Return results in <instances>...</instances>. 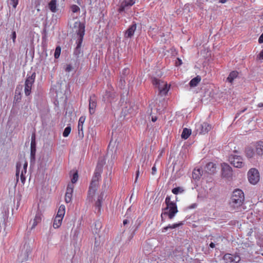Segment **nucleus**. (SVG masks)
Returning <instances> with one entry per match:
<instances>
[{"label":"nucleus","mask_w":263,"mask_h":263,"mask_svg":"<svg viewBox=\"0 0 263 263\" xmlns=\"http://www.w3.org/2000/svg\"><path fill=\"white\" fill-rule=\"evenodd\" d=\"M183 225L182 222H180L179 223H174L173 224H169L168 226L164 227L162 229V232H166L167 231L168 229H175L178 227Z\"/></svg>","instance_id":"393cba45"},{"label":"nucleus","mask_w":263,"mask_h":263,"mask_svg":"<svg viewBox=\"0 0 263 263\" xmlns=\"http://www.w3.org/2000/svg\"><path fill=\"white\" fill-rule=\"evenodd\" d=\"M154 85L159 89V93L161 95H166L169 90L170 86L166 82H163L156 78H154L152 80Z\"/></svg>","instance_id":"39448f33"},{"label":"nucleus","mask_w":263,"mask_h":263,"mask_svg":"<svg viewBox=\"0 0 263 263\" xmlns=\"http://www.w3.org/2000/svg\"><path fill=\"white\" fill-rule=\"evenodd\" d=\"M103 195L101 194L95 203V207L96 209H98V212L100 211L101 208L102 206V203L103 201Z\"/></svg>","instance_id":"412c9836"},{"label":"nucleus","mask_w":263,"mask_h":263,"mask_svg":"<svg viewBox=\"0 0 263 263\" xmlns=\"http://www.w3.org/2000/svg\"><path fill=\"white\" fill-rule=\"evenodd\" d=\"M157 117H152V121H153V122H155V121H157Z\"/></svg>","instance_id":"5fc2aeb1"},{"label":"nucleus","mask_w":263,"mask_h":263,"mask_svg":"<svg viewBox=\"0 0 263 263\" xmlns=\"http://www.w3.org/2000/svg\"><path fill=\"white\" fill-rule=\"evenodd\" d=\"M165 203L166 206L164 210H168V211L164 212L163 214L167 215L169 219H172L178 212L177 204L174 201H171V197L169 196H166Z\"/></svg>","instance_id":"20e7f679"},{"label":"nucleus","mask_w":263,"mask_h":263,"mask_svg":"<svg viewBox=\"0 0 263 263\" xmlns=\"http://www.w3.org/2000/svg\"><path fill=\"white\" fill-rule=\"evenodd\" d=\"M36 77L35 72H33L30 76L27 77L25 83V94L28 96L31 92V88Z\"/></svg>","instance_id":"423d86ee"},{"label":"nucleus","mask_w":263,"mask_h":263,"mask_svg":"<svg viewBox=\"0 0 263 263\" xmlns=\"http://www.w3.org/2000/svg\"><path fill=\"white\" fill-rule=\"evenodd\" d=\"M139 174H140V172H139V169L138 168L136 172V179H135V182H136L137 181Z\"/></svg>","instance_id":"de8ad7c7"},{"label":"nucleus","mask_w":263,"mask_h":263,"mask_svg":"<svg viewBox=\"0 0 263 263\" xmlns=\"http://www.w3.org/2000/svg\"><path fill=\"white\" fill-rule=\"evenodd\" d=\"M245 200V195L240 189H235L232 193L229 202L230 207L233 210L236 211L243 204Z\"/></svg>","instance_id":"f257e3e1"},{"label":"nucleus","mask_w":263,"mask_h":263,"mask_svg":"<svg viewBox=\"0 0 263 263\" xmlns=\"http://www.w3.org/2000/svg\"><path fill=\"white\" fill-rule=\"evenodd\" d=\"M249 181L252 184H256L259 180L260 176L258 170L255 168H251L248 173Z\"/></svg>","instance_id":"6e6552de"},{"label":"nucleus","mask_w":263,"mask_h":263,"mask_svg":"<svg viewBox=\"0 0 263 263\" xmlns=\"http://www.w3.org/2000/svg\"><path fill=\"white\" fill-rule=\"evenodd\" d=\"M135 3V0H128L122 2V4L124 5V6L127 8L128 7L132 6Z\"/></svg>","instance_id":"c85d7f7f"},{"label":"nucleus","mask_w":263,"mask_h":263,"mask_svg":"<svg viewBox=\"0 0 263 263\" xmlns=\"http://www.w3.org/2000/svg\"><path fill=\"white\" fill-rule=\"evenodd\" d=\"M72 197V194H69V193H65V201L66 203H68L71 202Z\"/></svg>","instance_id":"473e14b6"},{"label":"nucleus","mask_w":263,"mask_h":263,"mask_svg":"<svg viewBox=\"0 0 263 263\" xmlns=\"http://www.w3.org/2000/svg\"><path fill=\"white\" fill-rule=\"evenodd\" d=\"M238 73L236 71L231 72L227 78V81L230 83H232L233 80L238 76Z\"/></svg>","instance_id":"5701e85b"},{"label":"nucleus","mask_w":263,"mask_h":263,"mask_svg":"<svg viewBox=\"0 0 263 263\" xmlns=\"http://www.w3.org/2000/svg\"><path fill=\"white\" fill-rule=\"evenodd\" d=\"M234 153H238V152L237 151H234Z\"/></svg>","instance_id":"bf43d9fd"},{"label":"nucleus","mask_w":263,"mask_h":263,"mask_svg":"<svg viewBox=\"0 0 263 263\" xmlns=\"http://www.w3.org/2000/svg\"><path fill=\"white\" fill-rule=\"evenodd\" d=\"M183 190L180 187H177L174 188L172 192L174 194L177 195L179 193H181L183 192Z\"/></svg>","instance_id":"f704fd0d"},{"label":"nucleus","mask_w":263,"mask_h":263,"mask_svg":"<svg viewBox=\"0 0 263 263\" xmlns=\"http://www.w3.org/2000/svg\"><path fill=\"white\" fill-rule=\"evenodd\" d=\"M178 63H179V64H182L181 60H180L179 59H178Z\"/></svg>","instance_id":"13d9d810"},{"label":"nucleus","mask_w":263,"mask_h":263,"mask_svg":"<svg viewBox=\"0 0 263 263\" xmlns=\"http://www.w3.org/2000/svg\"><path fill=\"white\" fill-rule=\"evenodd\" d=\"M71 127L68 126H67L64 130V132L63 133V137H67L68 136V135H69V134L70 133V132H71Z\"/></svg>","instance_id":"2f4dec72"},{"label":"nucleus","mask_w":263,"mask_h":263,"mask_svg":"<svg viewBox=\"0 0 263 263\" xmlns=\"http://www.w3.org/2000/svg\"><path fill=\"white\" fill-rule=\"evenodd\" d=\"M16 101L20 100L21 99V94L20 93L19 94V96H15V99H16Z\"/></svg>","instance_id":"864d4df0"},{"label":"nucleus","mask_w":263,"mask_h":263,"mask_svg":"<svg viewBox=\"0 0 263 263\" xmlns=\"http://www.w3.org/2000/svg\"><path fill=\"white\" fill-rule=\"evenodd\" d=\"M258 43L260 44L263 43V33L261 34V35L259 36L258 39Z\"/></svg>","instance_id":"49530a36"},{"label":"nucleus","mask_w":263,"mask_h":263,"mask_svg":"<svg viewBox=\"0 0 263 263\" xmlns=\"http://www.w3.org/2000/svg\"><path fill=\"white\" fill-rule=\"evenodd\" d=\"M223 259L226 263H238L240 261L241 258L237 253H227L223 256Z\"/></svg>","instance_id":"9d476101"},{"label":"nucleus","mask_w":263,"mask_h":263,"mask_svg":"<svg viewBox=\"0 0 263 263\" xmlns=\"http://www.w3.org/2000/svg\"><path fill=\"white\" fill-rule=\"evenodd\" d=\"M201 78L199 76H196L195 78H193L190 82V85L191 87H195L196 86L198 83L201 81Z\"/></svg>","instance_id":"6ab92c4d"},{"label":"nucleus","mask_w":263,"mask_h":263,"mask_svg":"<svg viewBox=\"0 0 263 263\" xmlns=\"http://www.w3.org/2000/svg\"><path fill=\"white\" fill-rule=\"evenodd\" d=\"M20 178H21V182L23 183H24L25 182V180H26L25 175L21 174Z\"/></svg>","instance_id":"79ce46f5"},{"label":"nucleus","mask_w":263,"mask_h":263,"mask_svg":"<svg viewBox=\"0 0 263 263\" xmlns=\"http://www.w3.org/2000/svg\"><path fill=\"white\" fill-rule=\"evenodd\" d=\"M97 107V99L95 96H91L89 98V110L91 115L95 112Z\"/></svg>","instance_id":"f8f14e48"},{"label":"nucleus","mask_w":263,"mask_h":263,"mask_svg":"<svg viewBox=\"0 0 263 263\" xmlns=\"http://www.w3.org/2000/svg\"><path fill=\"white\" fill-rule=\"evenodd\" d=\"M205 171L210 174H213L216 171V165L213 162L208 163L205 167Z\"/></svg>","instance_id":"2eb2a0df"},{"label":"nucleus","mask_w":263,"mask_h":263,"mask_svg":"<svg viewBox=\"0 0 263 263\" xmlns=\"http://www.w3.org/2000/svg\"><path fill=\"white\" fill-rule=\"evenodd\" d=\"M221 174L223 177L229 178L232 175V167L227 163H223L221 164Z\"/></svg>","instance_id":"9b49d317"},{"label":"nucleus","mask_w":263,"mask_h":263,"mask_svg":"<svg viewBox=\"0 0 263 263\" xmlns=\"http://www.w3.org/2000/svg\"><path fill=\"white\" fill-rule=\"evenodd\" d=\"M31 143H35V134L33 133L31 135Z\"/></svg>","instance_id":"a19ab883"},{"label":"nucleus","mask_w":263,"mask_h":263,"mask_svg":"<svg viewBox=\"0 0 263 263\" xmlns=\"http://www.w3.org/2000/svg\"><path fill=\"white\" fill-rule=\"evenodd\" d=\"M74 186L73 183H69L67 185L66 192L67 193H69V194H72L73 192Z\"/></svg>","instance_id":"c756f323"},{"label":"nucleus","mask_w":263,"mask_h":263,"mask_svg":"<svg viewBox=\"0 0 263 263\" xmlns=\"http://www.w3.org/2000/svg\"><path fill=\"white\" fill-rule=\"evenodd\" d=\"M41 219L42 218L41 215L36 214L34 219L33 227H35L37 224L41 221Z\"/></svg>","instance_id":"cd10ccee"},{"label":"nucleus","mask_w":263,"mask_h":263,"mask_svg":"<svg viewBox=\"0 0 263 263\" xmlns=\"http://www.w3.org/2000/svg\"><path fill=\"white\" fill-rule=\"evenodd\" d=\"M63 218L59 216H55L53 223V227L54 229L59 228L62 224Z\"/></svg>","instance_id":"f3484780"},{"label":"nucleus","mask_w":263,"mask_h":263,"mask_svg":"<svg viewBox=\"0 0 263 263\" xmlns=\"http://www.w3.org/2000/svg\"><path fill=\"white\" fill-rule=\"evenodd\" d=\"M103 163L104 162L100 164L98 163L97 165V168L95 172V175L93 176L90 184L88 191V194L89 195L93 196L96 193L99 184V180L101 177V172L102 171V167Z\"/></svg>","instance_id":"7ed1b4c3"},{"label":"nucleus","mask_w":263,"mask_h":263,"mask_svg":"<svg viewBox=\"0 0 263 263\" xmlns=\"http://www.w3.org/2000/svg\"><path fill=\"white\" fill-rule=\"evenodd\" d=\"M256 152L258 155H263V142L259 141L257 142L256 145Z\"/></svg>","instance_id":"a211bd4d"},{"label":"nucleus","mask_w":263,"mask_h":263,"mask_svg":"<svg viewBox=\"0 0 263 263\" xmlns=\"http://www.w3.org/2000/svg\"><path fill=\"white\" fill-rule=\"evenodd\" d=\"M86 118L84 116H81L79 120L78 128L79 131V135L81 137H83V124L85 121Z\"/></svg>","instance_id":"ddd939ff"},{"label":"nucleus","mask_w":263,"mask_h":263,"mask_svg":"<svg viewBox=\"0 0 263 263\" xmlns=\"http://www.w3.org/2000/svg\"><path fill=\"white\" fill-rule=\"evenodd\" d=\"M215 244L213 243V242H211L210 244V247L211 248H215Z\"/></svg>","instance_id":"603ef678"},{"label":"nucleus","mask_w":263,"mask_h":263,"mask_svg":"<svg viewBox=\"0 0 263 263\" xmlns=\"http://www.w3.org/2000/svg\"><path fill=\"white\" fill-rule=\"evenodd\" d=\"M21 174L25 175L26 174L24 173V170L22 169L21 170Z\"/></svg>","instance_id":"4d7b16f0"},{"label":"nucleus","mask_w":263,"mask_h":263,"mask_svg":"<svg viewBox=\"0 0 263 263\" xmlns=\"http://www.w3.org/2000/svg\"><path fill=\"white\" fill-rule=\"evenodd\" d=\"M74 28L76 29V33L79 36L77 41V46L74 51V54L79 58L81 54V47L83 42V37L85 34V25L80 22H77L74 23Z\"/></svg>","instance_id":"f03ea898"},{"label":"nucleus","mask_w":263,"mask_h":263,"mask_svg":"<svg viewBox=\"0 0 263 263\" xmlns=\"http://www.w3.org/2000/svg\"><path fill=\"white\" fill-rule=\"evenodd\" d=\"M258 58L260 60H263V50L259 53Z\"/></svg>","instance_id":"09e8293b"},{"label":"nucleus","mask_w":263,"mask_h":263,"mask_svg":"<svg viewBox=\"0 0 263 263\" xmlns=\"http://www.w3.org/2000/svg\"><path fill=\"white\" fill-rule=\"evenodd\" d=\"M71 10L72 12L76 13L80 10V8L76 5H73L71 6Z\"/></svg>","instance_id":"e433bc0d"},{"label":"nucleus","mask_w":263,"mask_h":263,"mask_svg":"<svg viewBox=\"0 0 263 263\" xmlns=\"http://www.w3.org/2000/svg\"><path fill=\"white\" fill-rule=\"evenodd\" d=\"M246 156L248 158H253L255 155V152L253 148L250 147H248L245 149Z\"/></svg>","instance_id":"aec40b11"},{"label":"nucleus","mask_w":263,"mask_h":263,"mask_svg":"<svg viewBox=\"0 0 263 263\" xmlns=\"http://www.w3.org/2000/svg\"><path fill=\"white\" fill-rule=\"evenodd\" d=\"M19 0H11V3L14 8H15L18 5Z\"/></svg>","instance_id":"4c0bfd02"},{"label":"nucleus","mask_w":263,"mask_h":263,"mask_svg":"<svg viewBox=\"0 0 263 263\" xmlns=\"http://www.w3.org/2000/svg\"><path fill=\"white\" fill-rule=\"evenodd\" d=\"M227 2V0H219V3H225L226 2Z\"/></svg>","instance_id":"6e6d98bb"},{"label":"nucleus","mask_w":263,"mask_h":263,"mask_svg":"<svg viewBox=\"0 0 263 263\" xmlns=\"http://www.w3.org/2000/svg\"><path fill=\"white\" fill-rule=\"evenodd\" d=\"M136 28V24L135 23H133L126 31L124 34L125 37L127 38L131 37L134 35Z\"/></svg>","instance_id":"4468645a"},{"label":"nucleus","mask_w":263,"mask_h":263,"mask_svg":"<svg viewBox=\"0 0 263 263\" xmlns=\"http://www.w3.org/2000/svg\"><path fill=\"white\" fill-rule=\"evenodd\" d=\"M11 37H12L13 42L14 43L15 42V40H16V32L15 31H14L12 32Z\"/></svg>","instance_id":"ea45409f"},{"label":"nucleus","mask_w":263,"mask_h":263,"mask_svg":"<svg viewBox=\"0 0 263 263\" xmlns=\"http://www.w3.org/2000/svg\"><path fill=\"white\" fill-rule=\"evenodd\" d=\"M126 9V7L124 6V5L122 3L121 6H120V7L119 9V11L120 12H122V11H124V10Z\"/></svg>","instance_id":"c03bdc74"},{"label":"nucleus","mask_w":263,"mask_h":263,"mask_svg":"<svg viewBox=\"0 0 263 263\" xmlns=\"http://www.w3.org/2000/svg\"><path fill=\"white\" fill-rule=\"evenodd\" d=\"M156 172H157V169H156V167L155 165H154L153 166L152 168V174L153 175H155V174H156Z\"/></svg>","instance_id":"37998d69"},{"label":"nucleus","mask_w":263,"mask_h":263,"mask_svg":"<svg viewBox=\"0 0 263 263\" xmlns=\"http://www.w3.org/2000/svg\"><path fill=\"white\" fill-rule=\"evenodd\" d=\"M128 220L127 219H124L123 220V224L125 226L126 225V224H127L128 223Z\"/></svg>","instance_id":"3c124183"},{"label":"nucleus","mask_w":263,"mask_h":263,"mask_svg":"<svg viewBox=\"0 0 263 263\" xmlns=\"http://www.w3.org/2000/svg\"><path fill=\"white\" fill-rule=\"evenodd\" d=\"M229 161L232 165L237 168H241L245 165L242 157L235 154L229 156Z\"/></svg>","instance_id":"0eeeda50"},{"label":"nucleus","mask_w":263,"mask_h":263,"mask_svg":"<svg viewBox=\"0 0 263 263\" xmlns=\"http://www.w3.org/2000/svg\"><path fill=\"white\" fill-rule=\"evenodd\" d=\"M28 166V163L27 162H25L24 164H23V170H24V173L26 174L27 172V167Z\"/></svg>","instance_id":"a18cd8bd"},{"label":"nucleus","mask_w":263,"mask_h":263,"mask_svg":"<svg viewBox=\"0 0 263 263\" xmlns=\"http://www.w3.org/2000/svg\"><path fill=\"white\" fill-rule=\"evenodd\" d=\"M78 179V174L77 172H76L73 174L72 178H71V182L70 183H73L74 184Z\"/></svg>","instance_id":"c9c22d12"},{"label":"nucleus","mask_w":263,"mask_h":263,"mask_svg":"<svg viewBox=\"0 0 263 263\" xmlns=\"http://www.w3.org/2000/svg\"><path fill=\"white\" fill-rule=\"evenodd\" d=\"M31 147V155L32 156H34L35 155V152H36V143H31L30 144Z\"/></svg>","instance_id":"72a5a7b5"},{"label":"nucleus","mask_w":263,"mask_h":263,"mask_svg":"<svg viewBox=\"0 0 263 263\" xmlns=\"http://www.w3.org/2000/svg\"><path fill=\"white\" fill-rule=\"evenodd\" d=\"M72 69V67L70 64H67L65 70L66 72H70Z\"/></svg>","instance_id":"58836bf2"},{"label":"nucleus","mask_w":263,"mask_h":263,"mask_svg":"<svg viewBox=\"0 0 263 263\" xmlns=\"http://www.w3.org/2000/svg\"><path fill=\"white\" fill-rule=\"evenodd\" d=\"M202 170L200 168H195L192 173V177L195 180H199L202 176Z\"/></svg>","instance_id":"dca6fc26"},{"label":"nucleus","mask_w":263,"mask_h":263,"mask_svg":"<svg viewBox=\"0 0 263 263\" xmlns=\"http://www.w3.org/2000/svg\"><path fill=\"white\" fill-rule=\"evenodd\" d=\"M49 8L52 12H56L57 11V1L51 0L48 4Z\"/></svg>","instance_id":"4be33fe9"},{"label":"nucleus","mask_w":263,"mask_h":263,"mask_svg":"<svg viewBox=\"0 0 263 263\" xmlns=\"http://www.w3.org/2000/svg\"><path fill=\"white\" fill-rule=\"evenodd\" d=\"M197 206V203H193L190 206V209H195Z\"/></svg>","instance_id":"8fccbe9b"},{"label":"nucleus","mask_w":263,"mask_h":263,"mask_svg":"<svg viewBox=\"0 0 263 263\" xmlns=\"http://www.w3.org/2000/svg\"><path fill=\"white\" fill-rule=\"evenodd\" d=\"M196 129L200 134L204 135L211 130L212 126L207 122L198 123L196 125Z\"/></svg>","instance_id":"1a4fd4ad"},{"label":"nucleus","mask_w":263,"mask_h":263,"mask_svg":"<svg viewBox=\"0 0 263 263\" xmlns=\"http://www.w3.org/2000/svg\"><path fill=\"white\" fill-rule=\"evenodd\" d=\"M191 134V130L186 128L183 129L181 137L184 139H187Z\"/></svg>","instance_id":"a878e982"},{"label":"nucleus","mask_w":263,"mask_h":263,"mask_svg":"<svg viewBox=\"0 0 263 263\" xmlns=\"http://www.w3.org/2000/svg\"><path fill=\"white\" fill-rule=\"evenodd\" d=\"M65 214V206L64 205L62 204L60 206L56 216L64 218Z\"/></svg>","instance_id":"b1692460"},{"label":"nucleus","mask_w":263,"mask_h":263,"mask_svg":"<svg viewBox=\"0 0 263 263\" xmlns=\"http://www.w3.org/2000/svg\"><path fill=\"white\" fill-rule=\"evenodd\" d=\"M261 255L263 256V253H262Z\"/></svg>","instance_id":"052dcab7"},{"label":"nucleus","mask_w":263,"mask_h":263,"mask_svg":"<svg viewBox=\"0 0 263 263\" xmlns=\"http://www.w3.org/2000/svg\"><path fill=\"white\" fill-rule=\"evenodd\" d=\"M61 51V48L60 46H58L56 47L54 52V58L55 59H58L60 55Z\"/></svg>","instance_id":"7c9ffc66"},{"label":"nucleus","mask_w":263,"mask_h":263,"mask_svg":"<svg viewBox=\"0 0 263 263\" xmlns=\"http://www.w3.org/2000/svg\"><path fill=\"white\" fill-rule=\"evenodd\" d=\"M22 168V164L21 162H17L16 165V180L17 181H18L19 178V174L20 172L21 168Z\"/></svg>","instance_id":"bb28decb"}]
</instances>
